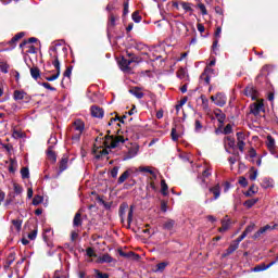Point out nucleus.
<instances>
[{"mask_svg": "<svg viewBox=\"0 0 278 278\" xmlns=\"http://www.w3.org/2000/svg\"><path fill=\"white\" fill-rule=\"evenodd\" d=\"M131 18H132L134 23H140V21H142V16L140 15V11H135L131 14Z\"/></svg>", "mask_w": 278, "mask_h": 278, "instance_id": "40", "label": "nucleus"}, {"mask_svg": "<svg viewBox=\"0 0 278 278\" xmlns=\"http://www.w3.org/2000/svg\"><path fill=\"white\" fill-rule=\"evenodd\" d=\"M270 75V66L265 65L262 67L261 73L256 77L257 84H263V81H268V76Z\"/></svg>", "mask_w": 278, "mask_h": 278, "instance_id": "4", "label": "nucleus"}, {"mask_svg": "<svg viewBox=\"0 0 278 278\" xmlns=\"http://www.w3.org/2000/svg\"><path fill=\"white\" fill-rule=\"evenodd\" d=\"M129 60H130V64H140V62H142V58L136 54L131 56Z\"/></svg>", "mask_w": 278, "mask_h": 278, "instance_id": "52", "label": "nucleus"}, {"mask_svg": "<svg viewBox=\"0 0 278 278\" xmlns=\"http://www.w3.org/2000/svg\"><path fill=\"white\" fill-rule=\"evenodd\" d=\"M58 47H62L61 45H55L53 47L50 48V51H53L54 55L53 61H52V65L54 66L56 73H62V66L60 64V53H58Z\"/></svg>", "mask_w": 278, "mask_h": 278, "instance_id": "2", "label": "nucleus"}, {"mask_svg": "<svg viewBox=\"0 0 278 278\" xmlns=\"http://www.w3.org/2000/svg\"><path fill=\"white\" fill-rule=\"evenodd\" d=\"M127 210H129V204L122 203L119 205L118 214H119L121 223H125V214H127Z\"/></svg>", "mask_w": 278, "mask_h": 278, "instance_id": "15", "label": "nucleus"}, {"mask_svg": "<svg viewBox=\"0 0 278 278\" xmlns=\"http://www.w3.org/2000/svg\"><path fill=\"white\" fill-rule=\"evenodd\" d=\"M266 146H267L268 151H270V153L275 154V150L277 149V146L275 144V138H273V136H270V135L267 136Z\"/></svg>", "mask_w": 278, "mask_h": 278, "instance_id": "17", "label": "nucleus"}, {"mask_svg": "<svg viewBox=\"0 0 278 278\" xmlns=\"http://www.w3.org/2000/svg\"><path fill=\"white\" fill-rule=\"evenodd\" d=\"M45 201V198L42 195H35L33 199V205H40Z\"/></svg>", "mask_w": 278, "mask_h": 278, "instance_id": "46", "label": "nucleus"}, {"mask_svg": "<svg viewBox=\"0 0 278 278\" xmlns=\"http://www.w3.org/2000/svg\"><path fill=\"white\" fill-rule=\"evenodd\" d=\"M71 75H73V65L66 67L65 72L63 73V77H68V79H71Z\"/></svg>", "mask_w": 278, "mask_h": 278, "instance_id": "49", "label": "nucleus"}, {"mask_svg": "<svg viewBox=\"0 0 278 278\" xmlns=\"http://www.w3.org/2000/svg\"><path fill=\"white\" fill-rule=\"evenodd\" d=\"M161 194H163V197H168V185L164 179L161 180Z\"/></svg>", "mask_w": 278, "mask_h": 278, "instance_id": "31", "label": "nucleus"}, {"mask_svg": "<svg viewBox=\"0 0 278 278\" xmlns=\"http://www.w3.org/2000/svg\"><path fill=\"white\" fill-rule=\"evenodd\" d=\"M47 157L52 162V164H55L58 162V154L55 151H53V146H49L47 149Z\"/></svg>", "mask_w": 278, "mask_h": 278, "instance_id": "13", "label": "nucleus"}, {"mask_svg": "<svg viewBox=\"0 0 278 278\" xmlns=\"http://www.w3.org/2000/svg\"><path fill=\"white\" fill-rule=\"evenodd\" d=\"M278 224H274L273 226L270 225H266L262 228H260L253 236H252V240H260V238L262 237V235L266 233V231H274V229H277Z\"/></svg>", "mask_w": 278, "mask_h": 278, "instance_id": "3", "label": "nucleus"}, {"mask_svg": "<svg viewBox=\"0 0 278 278\" xmlns=\"http://www.w3.org/2000/svg\"><path fill=\"white\" fill-rule=\"evenodd\" d=\"M257 201H260V199H250L247 200L243 205L244 207H247L248 210H251V207H253V205H255V203H257Z\"/></svg>", "mask_w": 278, "mask_h": 278, "instance_id": "36", "label": "nucleus"}, {"mask_svg": "<svg viewBox=\"0 0 278 278\" xmlns=\"http://www.w3.org/2000/svg\"><path fill=\"white\" fill-rule=\"evenodd\" d=\"M30 71V77L35 79V81H38L40 79V68L38 66H33L29 68Z\"/></svg>", "mask_w": 278, "mask_h": 278, "instance_id": "22", "label": "nucleus"}, {"mask_svg": "<svg viewBox=\"0 0 278 278\" xmlns=\"http://www.w3.org/2000/svg\"><path fill=\"white\" fill-rule=\"evenodd\" d=\"M175 225H176V222L174 219H167L163 224V229H165L166 231H172V229H174Z\"/></svg>", "mask_w": 278, "mask_h": 278, "instance_id": "30", "label": "nucleus"}, {"mask_svg": "<svg viewBox=\"0 0 278 278\" xmlns=\"http://www.w3.org/2000/svg\"><path fill=\"white\" fill-rule=\"evenodd\" d=\"M67 168H68V156L64 154L59 162L58 175H62V173H64V170H66Z\"/></svg>", "mask_w": 278, "mask_h": 278, "instance_id": "7", "label": "nucleus"}, {"mask_svg": "<svg viewBox=\"0 0 278 278\" xmlns=\"http://www.w3.org/2000/svg\"><path fill=\"white\" fill-rule=\"evenodd\" d=\"M198 8H199L200 12L202 13V15H203V16H206V14H207V9L205 8V4L199 3V4H198Z\"/></svg>", "mask_w": 278, "mask_h": 278, "instance_id": "59", "label": "nucleus"}, {"mask_svg": "<svg viewBox=\"0 0 278 278\" xmlns=\"http://www.w3.org/2000/svg\"><path fill=\"white\" fill-rule=\"evenodd\" d=\"M214 114L218 121V123L220 124L219 127H223L224 123H225V119L227 118V115H225V113H223V111L220 109H216L214 111Z\"/></svg>", "mask_w": 278, "mask_h": 278, "instance_id": "16", "label": "nucleus"}, {"mask_svg": "<svg viewBox=\"0 0 278 278\" xmlns=\"http://www.w3.org/2000/svg\"><path fill=\"white\" fill-rule=\"evenodd\" d=\"M100 264H112L114 262V258L110 254H103L99 257Z\"/></svg>", "mask_w": 278, "mask_h": 278, "instance_id": "26", "label": "nucleus"}, {"mask_svg": "<svg viewBox=\"0 0 278 278\" xmlns=\"http://www.w3.org/2000/svg\"><path fill=\"white\" fill-rule=\"evenodd\" d=\"M180 5L185 12H194V9H192V3L190 2H180Z\"/></svg>", "mask_w": 278, "mask_h": 278, "instance_id": "37", "label": "nucleus"}, {"mask_svg": "<svg viewBox=\"0 0 278 278\" xmlns=\"http://www.w3.org/2000/svg\"><path fill=\"white\" fill-rule=\"evenodd\" d=\"M255 231V224L251 223L249 226L245 227L243 233H245V237L249 236V233H253Z\"/></svg>", "mask_w": 278, "mask_h": 278, "instance_id": "42", "label": "nucleus"}, {"mask_svg": "<svg viewBox=\"0 0 278 278\" xmlns=\"http://www.w3.org/2000/svg\"><path fill=\"white\" fill-rule=\"evenodd\" d=\"M34 42H38V38L36 37H30L28 39H24L23 42L20 43V49H25V47H27V45H34Z\"/></svg>", "mask_w": 278, "mask_h": 278, "instance_id": "23", "label": "nucleus"}, {"mask_svg": "<svg viewBox=\"0 0 278 278\" xmlns=\"http://www.w3.org/2000/svg\"><path fill=\"white\" fill-rule=\"evenodd\" d=\"M74 129L75 131H78L80 134H84V129H86V124H84V121L81 119H76L74 123Z\"/></svg>", "mask_w": 278, "mask_h": 278, "instance_id": "19", "label": "nucleus"}, {"mask_svg": "<svg viewBox=\"0 0 278 278\" xmlns=\"http://www.w3.org/2000/svg\"><path fill=\"white\" fill-rule=\"evenodd\" d=\"M38 237V226L35 227V229L28 233L29 240H35Z\"/></svg>", "mask_w": 278, "mask_h": 278, "instance_id": "48", "label": "nucleus"}, {"mask_svg": "<svg viewBox=\"0 0 278 278\" xmlns=\"http://www.w3.org/2000/svg\"><path fill=\"white\" fill-rule=\"evenodd\" d=\"M18 42V39L17 38H15V37H13L9 42H8V45H9V47H10V49L12 50V49H16V43Z\"/></svg>", "mask_w": 278, "mask_h": 278, "instance_id": "53", "label": "nucleus"}, {"mask_svg": "<svg viewBox=\"0 0 278 278\" xmlns=\"http://www.w3.org/2000/svg\"><path fill=\"white\" fill-rule=\"evenodd\" d=\"M138 147H131L130 149H128L127 153L124 154L123 161L127 162V160L136 157L138 155Z\"/></svg>", "mask_w": 278, "mask_h": 278, "instance_id": "8", "label": "nucleus"}, {"mask_svg": "<svg viewBox=\"0 0 278 278\" xmlns=\"http://www.w3.org/2000/svg\"><path fill=\"white\" fill-rule=\"evenodd\" d=\"M13 190L16 197H21V194H23V186H21L18 182H13Z\"/></svg>", "mask_w": 278, "mask_h": 278, "instance_id": "32", "label": "nucleus"}, {"mask_svg": "<svg viewBox=\"0 0 278 278\" xmlns=\"http://www.w3.org/2000/svg\"><path fill=\"white\" fill-rule=\"evenodd\" d=\"M232 131H233V127L231 126V124H227V125L225 126V128H224L223 134H224L225 136H229V134H232Z\"/></svg>", "mask_w": 278, "mask_h": 278, "instance_id": "50", "label": "nucleus"}, {"mask_svg": "<svg viewBox=\"0 0 278 278\" xmlns=\"http://www.w3.org/2000/svg\"><path fill=\"white\" fill-rule=\"evenodd\" d=\"M245 233H241L235 241H232L235 244H237V247H240V243L242 242V240H244Z\"/></svg>", "mask_w": 278, "mask_h": 278, "instance_id": "55", "label": "nucleus"}, {"mask_svg": "<svg viewBox=\"0 0 278 278\" xmlns=\"http://www.w3.org/2000/svg\"><path fill=\"white\" fill-rule=\"evenodd\" d=\"M224 142L226 147H229V149H235L236 147V139L233 137H225Z\"/></svg>", "mask_w": 278, "mask_h": 278, "instance_id": "28", "label": "nucleus"}, {"mask_svg": "<svg viewBox=\"0 0 278 278\" xmlns=\"http://www.w3.org/2000/svg\"><path fill=\"white\" fill-rule=\"evenodd\" d=\"M14 198H15V195H12V193H9V194H8V198H7V200H5L4 205L8 206V205L14 203Z\"/></svg>", "mask_w": 278, "mask_h": 278, "instance_id": "56", "label": "nucleus"}, {"mask_svg": "<svg viewBox=\"0 0 278 278\" xmlns=\"http://www.w3.org/2000/svg\"><path fill=\"white\" fill-rule=\"evenodd\" d=\"M177 77L178 79H186V70L182 67L177 71Z\"/></svg>", "mask_w": 278, "mask_h": 278, "instance_id": "54", "label": "nucleus"}, {"mask_svg": "<svg viewBox=\"0 0 278 278\" xmlns=\"http://www.w3.org/2000/svg\"><path fill=\"white\" fill-rule=\"evenodd\" d=\"M263 270H266V265L264 263H261V264L256 265L252 269L253 273H262Z\"/></svg>", "mask_w": 278, "mask_h": 278, "instance_id": "44", "label": "nucleus"}, {"mask_svg": "<svg viewBox=\"0 0 278 278\" xmlns=\"http://www.w3.org/2000/svg\"><path fill=\"white\" fill-rule=\"evenodd\" d=\"M94 277L96 278H110V274L108 273H102L99 269H94Z\"/></svg>", "mask_w": 278, "mask_h": 278, "instance_id": "41", "label": "nucleus"}, {"mask_svg": "<svg viewBox=\"0 0 278 278\" xmlns=\"http://www.w3.org/2000/svg\"><path fill=\"white\" fill-rule=\"evenodd\" d=\"M86 253H87L88 257H97V254L94 253V249H92V248H87Z\"/></svg>", "mask_w": 278, "mask_h": 278, "instance_id": "63", "label": "nucleus"}, {"mask_svg": "<svg viewBox=\"0 0 278 278\" xmlns=\"http://www.w3.org/2000/svg\"><path fill=\"white\" fill-rule=\"evenodd\" d=\"M13 99H14V101H23V99H27V92L21 91V90H15L13 92Z\"/></svg>", "mask_w": 278, "mask_h": 278, "instance_id": "20", "label": "nucleus"}, {"mask_svg": "<svg viewBox=\"0 0 278 278\" xmlns=\"http://www.w3.org/2000/svg\"><path fill=\"white\" fill-rule=\"evenodd\" d=\"M116 21H118V16L114 15V13H111L109 16L108 27H116Z\"/></svg>", "mask_w": 278, "mask_h": 278, "instance_id": "33", "label": "nucleus"}, {"mask_svg": "<svg viewBox=\"0 0 278 278\" xmlns=\"http://www.w3.org/2000/svg\"><path fill=\"white\" fill-rule=\"evenodd\" d=\"M22 179H29V167H23L21 169Z\"/></svg>", "mask_w": 278, "mask_h": 278, "instance_id": "45", "label": "nucleus"}, {"mask_svg": "<svg viewBox=\"0 0 278 278\" xmlns=\"http://www.w3.org/2000/svg\"><path fill=\"white\" fill-rule=\"evenodd\" d=\"M134 222V206H130L128 211V217H127V223H128V229L131 227V223Z\"/></svg>", "mask_w": 278, "mask_h": 278, "instance_id": "38", "label": "nucleus"}, {"mask_svg": "<svg viewBox=\"0 0 278 278\" xmlns=\"http://www.w3.org/2000/svg\"><path fill=\"white\" fill-rule=\"evenodd\" d=\"M84 225V219L81 218V213L77 212L73 219V227H81Z\"/></svg>", "mask_w": 278, "mask_h": 278, "instance_id": "21", "label": "nucleus"}, {"mask_svg": "<svg viewBox=\"0 0 278 278\" xmlns=\"http://www.w3.org/2000/svg\"><path fill=\"white\" fill-rule=\"evenodd\" d=\"M0 71L1 73H4V75H8L10 71V64H8L5 61H0Z\"/></svg>", "mask_w": 278, "mask_h": 278, "instance_id": "35", "label": "nucleus"}, {"mask_svg": "<svg viewBox=\"0 0 278 278\" xmlns=\"http://www.w3.org/2000/svg\"><path fill=\"white\" fill-rule=\"evenodd\" d=\"M112 130H106V136H104L103 146L105 149H116L118 144H125V137L111 135Z\"/></svg>", "mask_w": 278, "mask_h": 278, "instance_id": "1", "label": "nucleus"}, {"mask_svg": "<svg viewBox=\"0 0 278 278\" xmlns=\"http://www.w3.org/2000/svg\"><path fill=\"white\" fill-rule=\"evenodd\" d=\"M131 64V61L125 58H122V60L119 61V66L122 68V71H129V65Z\"/></svg>", "mask_w": 278, "mask_h": 278, "instance_id": "29", "label": "nucleus"}, {"mask_svg": "<svg viewBox=\"0 0 278 278\" xmlns=\"http://www.w3.org/2000/svg\"><path fill=\"white\" fill-rule=\"evenodd\" d=\"M260 112H266L264 109V102H254L250 105V114L260 116Z\"/></svg>", "mask_w": 278, "mask_h": 278, "instance_id": "5", "label": "nucleus"}, {"mask_svg": "<svg viewBox=\"0 0 278 278\" xmlns=\"http://www.w3.org/2000/svg\"><path fill=\"white\" fill-rule=\"evenodd\" d=\"M210 192H212V194H214V199L216 201V199L220 198V185L217 184L214 187L210 188Z\"/></svg>", "mask_w": 278, "mask_h": 278, "instance_id": "27", "label": "nucleus"}, {"mask_svg": "<svg viewBox=\"0 0 278 278\" xmlns=\"http://www.w3.org/2000/svg\"><path fill=\"white\" fill-rule=\"evenodd\" d=\"M142 89L140 87H132L129 89V93L134 94L136 99H143L144 92L141 91Z\"/></svg>", "mask_w": 278, "mask_h": 278, "instance_id": "18", "label": "nucleus"}, {"mask_svg": "<svg viewBox=\"0 0 278 278\" xmlns=\"http://www.w3.org/2000/svg\"><path fill=\"white\" fill-rule=\"evenodd\" d=\"M245 139H247V137L244 136V132H242V131L237 132V141L238 142H244Z\"/></svg>", "mask_w": 278, "mask_h": 278, "instance_id": "61", "label": "nucleus"}, {"mask_svg": "<svg viewBox=\"0 0 278 278\" xmlns=\"http://www.w3.org/2000/svg\"><path fill=\"white\" fill-rule=\"evenodd\" d=\"M104 114L105 112L100 106H91V115L93 116V118H103Z\"/></svg>", "mask_w": 278, "mask_h": 278, "instance_id": "11", "label": "nucleus"}, {"mask_svg": "<svg viewBox=\"0 0 278 278\" xmlns=\"http://www.w3.org/2000/svg\"><path fill=\"white\" fill-rule=\"evenodd\" d=\"M214 74V70L210 68V67H205L204 72L201 74L200 79H202L204 81V84H206V86H210V74Z\"/></svg>", "mask_w": 278, "mask_h": 278, "instance_id": "12", "label": "nucleus"}, {"mask_svg": "<svg viewBox=\"0 0 278 278\" xmlns=\"http://www.w3.org/2000/svg\"><path fill=\"white\" fill-rule=\"evenodd\" d=\"M238 249H239L238 244H235L233 242H231L228 249H226L225 252L222 254V257L225 258V257H229V255H233V253H236Z\"/></svg>", "mask_w": 278, "mask_h": 278, "instance_id": "10", "label": "nucleus"}, {"mask_svg": "<svg viewBox=\"0 0 278 278\" xmlns=\"http://www.w3.org/2000/svg\"><path fill=\"white\" fill-rule=\"evenodd\" d=\"M229 227H231V219H229V216H225L224 219H222V227L218 228L219 233H225V231H229Z\"/></svg>", "mask_w": 278, "mask_h": 278, "instance_id": "9", "label": "nucleus"}, {"mask_svg": "<svg viewBox=\"0 0 278 278\" xmlns=\"http://www.w3.org/2000/svg\"><path fill=\"white\" fill-rule=\"evenodd\" d=\"M194 129L195 131H201L203 129V124H201V121L195 119Z\"/></svg>", "mask_w": 278, "mask_h": 278, "instance_id": "62", "label": "nucleus"}, {"mask_svg": "<svg viewBox=\"0 0 278 278\" xmlns=\"http://www.w3.org/2000/svg\"><path fill=\"white\" fill-rule=\"evenodd\" d=\"M12 225H14L15 229L17 231H21L22 227H23V219H12Z\"/></svg>", "mask_w": 278, "mask_h": 278, "instance_id": "39", "label": "nucleus"}, {"mask_svg": "<svg viewBox=\"0 0 278 278\" xmlns=\"http://www.w3.org/2000/svg\"><path fill=\"white\" fill-rule=\"evenodd\" d=\"M131 175V169H127L125 170L118 178L117 184H125V181H127V179H129V176Z\"/></svg>", "mask_w": 278, "mask_h": 278, "instance_id": "25", "label": "nucleus"}, {"mask_svg": "<svg viewBox=\"0 0 278 278\" xmlns=\"http://www.w3.org/2000/svg\"><path fill=\"white\" fill-rule=\"evenodd\" d=\"M139 173H149V175H153V170L149 166H140Z\"/></svg>", "mask_w": 278, "mask_h": 278, "instance_id": "51", "label": "nucleus"}, {"mask_svg": "<svg viewBox=\"0 0 278 278\" xmlns=\"http://www.w3.org/2000/svg\"><path fill=\"white\" fill-rule=\"evenodd\" d=\"M215 105L218 108H225V105H227V96H225L223 92H218Z\"/></svg>", "mask_w": 278, "mask_h": 278, "instance_id": "14", "label": "nucleus"}, {"mask_svg": "<svg viewBox=\"0 0 278 278\" xmlns=\"http://www.w3.org/2000/svg\"><path fill=\"white\" fill-rule=\"evenodd\" d=\"M99 149H102V147L93 144L92 153L93 155H96V160H101L103 155H110V152L108 151V149H102V150H99Z\"/></svg>", "mask_w": 278, "mask_h": 278, "instance_id": "6", "label": "nucleus"}, {"mask_svg": "<svg viewBox=\"0 0 278 278\" xmlns=\"http://www.w3.org/2000/svg\"><path fill=\"white\" fill-rule=\"evenodd\" d=\"M170 136H172V140L174 142H177V140H179V135H177V127H173L172 128V132H170Z\"/></svg>", "mask_w": 278, "mask_h": 278, "instance_id": "47", "label": "nucleus"}, {"mask_svg": "<svg viewBox=\"0 0 278 278\" xmlns=\"http://www.w3.org/2000/svg\"><path fill=\"white\" fill-rule=\"evenodd\" d=\"M168 266V263L162 262L156 265L157 270L162 271Z\"/></svg>", "mask_w": 278, "mask_h": 278, "instance_id": "64", "label": "nucleus"}, {"mask_svg": "<svg viewBox=\"0 0 278 278\" xmlns=\"http://www.w3.org/2000/svg\"><path fill=\"white\" fill-rule=\"evenodd\" d=\"M253 194H257V189H255V185H252L244 193L245 197H253Z\"/></svg>", "mask_w": 278, "mask_h": 278, "instance_id": "43", "label": "nucleus"}, {"mask_svg": "<svg viewBox=\"0 0 278 278\" xmlns=\"http://www.w3.org/2000/svg\"><path fill=\"white\" fill-rule=\"evenodd\" d=\"M118 255L121 257H126V260H129L131 257H140V255H138V254H136L134 252H125V251H123L121 249L118 250Z\"/></svg>", "mask_w": 278, "mask_h": 278, "instance_id": "24", "label": "nucleus"}, {"mask_svg": "<svg viewBox=\"0 0 278 278\" xmlns=\"http://www.w3.org/2000/svg\"><path fill=\"white\" fill-rule=\"evenodd\" d=\"M239 184H240V186H242V188H247V186H249V180H247V178L244 176H241L239 178Z\"/></svg>", "mask_w": 278, "mask_h": 278, "instance_id": "58", "label": "nucleus"}, {"mask_svg": "<svg viewBox=\"0 0 278 278\" xmlns=\"http://www.w3.org/2000/svg\"><path fill=\"white\" fill-rule=\"evenodd\" d=\"M118 170H119V167H118V166H114V167L111 169V177H113V179H116V177H118Z\"/></svg>", "mask_w": 278, "mask_h": 278, "instance_id": "57", "label": "nucleus"}, {"mask_svg": "<svg viewBox=\"0 0 278 278\" xmlns=\"http://www.w3.org/2000/svg\"><path fill=\"white\" fill-rule=\"evenodd\" d=\"M61 73L56 72L55 74H53L52 76H48L46 77L47 81H55V79H58L60 77Z\"/></svg>", "mask_w": 278, "mask_h": 278, "instance_id": "60", "label": "nucleus"}, {"mask_svg": "<svg viewBox=\"0 0 278 278\" xmlns=\"http://www.w3.org/2000/svg\"><path fill=\"white\" fill-rule=\"evenodd\" d=\"M15 260H16V253H14V252L10 253L7 258V265L4 266V268H10V265L14 264Z\"/></svg>", "mask_w": 278, "mask_h": 278, "instance_id": "34", "label": "nucleus"}]
</instances>
